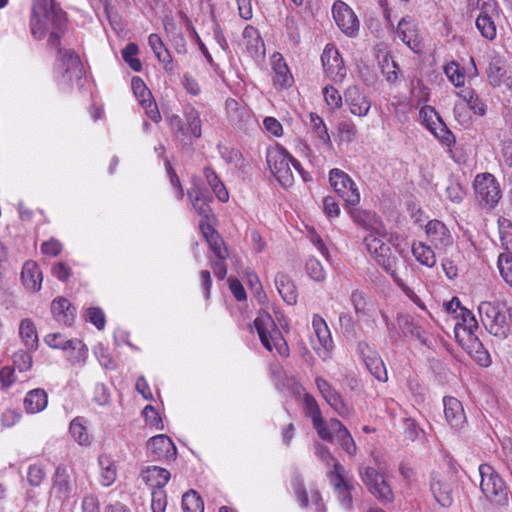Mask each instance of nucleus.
Here are the masks:
<instances>
[{
  "mask_svg": "<svg viewBox=\"0 0 512 512\" xmlns=\"http://www.w3.org/2000/svg\"><path fill=\"white\" fill-rule=\"evenodd\" d=\"M30 26L34 38L42 40L49 34L48 44L58 47L66 30L65 12L53 0H34Z\"/></svg>",
  "mask_w": 512,
  "mask_h": 512,
  "instance_id": "obj_1",
  "label": "nucleus"
},
{
  "mask_svg": "<svg viewBox=\"0 0 512 512\" xmlns=\"http://www.w3.org/2000/svg\"><path fill=\"white\" fill-rule=\"evenodd\" d=\"M400 236L398 234L388 235L386 227H383V232L377 233L372 231L364 238L366 249L370 256L389 274H394L397 270L398 259L391 253L390 246L386 243H392L396 251L405 256V249L401 247Z\"/></svg>",
  "mask_w": 512,
  "mask_h": 512,
  "instance_id": "obj_2",
  "label": "nucleus"
},
{
  "mask_svg": "<svg viewBox=\"0 0 512 512\" xmlns=\"http://www.w3.org/2000/svg\"><path fill=\"white\" fill-rule=\"evenodd\" d=\"M266 160L270 171L283 187H290L293 184V170L298 172L304 181L307 180L300 162L281 145L268 148Z\"/></svg>",
  "mask_w": 512,
  "mask_h": 512,
  "instance_id": "obj_3",
  "label": "nucleus"
},
{
  "mask_svg": "<svg viewBox=\"0 0 512 512\" xmlns=\"http://www.w3.org/2000/svg\"><path fill=\"white\" fill-rule=\"evenodd\" d=\"M254 327L268 351H275L282 357L289 355L288 345L270 314L260 311L254 320Z\"/></svg>",
  "mask_w": 512,
  "mask_h": 512,
  "instance_id": "obj_4",
  "label": "nucleus"
},
{
  "mask_svg": "<svg viewBox=\"0 0 512 512\" xmlns=\"http://www.w3.org/2000/svg\"><path fill=\"white\" fill-rule=\"evenodd\" d=\"M358 474L368 492L380 503L390 504L395 500L393 489L382 470L379 471L368 465H359Z\"/></svg>",
  "mask_w": 512,
  "mask_h": 512,
  "instance_id": "obj_5",
  "label": "nucleus"
},
{
  "mask_svg": "<svg viewBox=\"0 0 512 512\" xmlns=\"http://www.w3.org/2000/svg\"><path fill=\"white\" fill-rule=\"evenodd\" d=\"M478 313L486 330L498 338H505L509 324L503 309L496 303L483 301L478 306Z\"/></svg>",
  "mask_w": 512,
  "mask_h": 512,
  "instance_id": "obj_6",
  "label": "nucleus"
},
{
  "mask_svg": "<svg viewBox=\"0 0 512 512\" xmlns=\"http://www.w3.org/2000/svg\"><path fill=\"white\" fill-rule=\"evenodd\" d=\"M479 474L480 489L489 501L501 503L507 499L505 483L491 465L481 464Z\"/></svg>",
  "mask_w": 512,
  "mask_h": 512,
  "instance_id": "obj_7",
  "label": "nucleus"
},
{
  "mask_svg": "<svg viewBox=\"0 0 512 512\" xmlns=\"http://www.w3.org/2000/svg\"><path fill=\"white\" fill-rule=\"evenodd\" d=\"M329 182L334 191L344 200L346 206H357L360 203L359 189L346 172L338 168L330 170Z\"/></svg>",
  "mask_w": 512,
  "mask_h": 512,
  "instance_id": "obj_8",
  "label": "nucleus"
},
{
  "mask_svg": "<svg viewBox=\"0 0 512 512\" xmlns=\"http://www.w3.org/2000/svg\"><path fill=\"white\" fill-rule=\"evenodd\" d=\"M312 327L314 333V337L311 338L312 348L323 361H327L331 358L334 348L330 329L326 321L317 314L312 318Z\"/></svg>",
  "mask_w": 512,
  "mask_h": 512,
  "instance_id": "obj_9",
  "label": "nucleus"
},
{
  "mask_svg": "<svg viewBox=\"0 0 512 512\" xmlns=\"http://www.w3.org/2000/svg\"><path fill=\"white\" fill-rule=\"evenodd\" d=\"M419 118L423 125L442 143L451 145L454 136L442 121L438 113L431 106H424L419 111Z\"/></svg>",
  "mask_w": 512,
  "mask_h": 512,
  "instance_id": "obj_10",
  "label": "nucleus"
},
{
  "mask_svg": "<svg viewBox=\"0 0 512 512\" xmlns=\"http://www.w3.org/2000/svg\"><path fill=\"white\" fill-rule=\"evenodd\" d=\"M332 14L337 26L346 36L354 38L358 35L359 19L346 3L336 1L332 7Z\"/></svg>",
  "mask_w": 512,
  "mask_h": 512,
  "instance_id": "obj_11",
  "label": "nucleus"
},
{
  "mask_svg": "<svg viewBox=\"0 0 512 512\" xmlns=\"http://www.w3.org/2000/svg\"><path fill=\"white\" fill-rule=\"evenodd\" d=\"M326 76L335 83H341L346 77V68L339 51L333 45H326L321 56Z\"/></svg>",
  "mask_w": 512,
  "mask_h": 512,
  "instance_id": "obj_12",
  "label": "nucleus"
},
{
  "mask_svg": "<svg viewBox=\"0 0 512 512\" xmlns=\"http://www.w3.org/2000/svg\"><path fill=\"white\" fill-rule=\"evenodd\" d=\"M185 121L184 124L179 116L174 115L170 118L171 128L186 138H199L202 134L201 120L195 108L185 110Z\"/></svg>",
  "mask_w": 512,
  "mask_h": 512,
  "instance_id": "obj_13",
  "label": "nucleus"
},
{
  "mask_svg": "<svg viewBox=\"0 0 512 512\" xmlns=\"http://www.w3.org/2000/svg\"><path fill=\"white\" fill-rule=\"evenodd\" d=\"M59 62L57 69L62 73L65 82L71 83L74 79H80L83 75V66L79 56L71 50H58Z\"/></svg>",
  "mask_w": 512,
  "mask_h": 512,
  "instance_id": "obj_14",
  "label": "nucleus"
},
{
  "mask_svg": "<svg viewBox=\"0 0 512 512\" xmlns=\"http://www.w3.org/2000/svg\"><path fill=\"white\" fill-rule=\"evenodd\" d=\"M303 404L305 413L311 419L313 428L316 430L318 436L324 441L333 442V436L328 429V422L326 423L324 421L320 407L315 398L310 394H305Z\"/></svg>",
  "mask_w": 512,
  "mask_h": 512,
  "instance_id": "obj_15",
  "label": "nucleus"
},
{
  "mask_svg": "<svg viewBox=\"0 0 512 512\" xmlns=\"http://www.w3.org/2000/svg\"><path fill=\"white\" fill-rule=\"evenodd\" d=\"M475 191L486 205L494 206L500 199V188L492 174H479L475 178Z\"/></svg>",
  "mask_w": 512,
  "mask_h": 512,
  "instance_id": "obj_16",
  "label": "nucleus"
},
{
  "mask_svg": "<svg viewBox=\"0 0 512 512\" xmlns=\"http://www.w3.org/2000/svg\"><path fill=\"white\" fill-rule=\"evenodd\" d=\"M132 90L139 103L145 110L147 116L154 122L161 120V115L156 102L146 84L140 77H133L131 81Z\"/></svg>",
  "mask_w": 512,
  "mask_h": 512,
  "instance_id": "obj_17",
  "label": "nucleus"
},
{
  "mask_svg": "<svg viewBox=\"0 0 512 512\" xmlns=\"http://www.w3.org/2000/svg\"><path fill=\"white\" fill-rule=\"evenodd\" d=\"M425 233L431 244L438 250H446L453 245L450 230L439 220L429 221L425 226Z\"/></svg>",
  "mask_w": 512,
  "mask_h": 512,
  "instance_id": "obj_18",
  "label": "nucleus"
},
{
  "mask_svg": "<svg viewBox=\"0 0 512 512\" xmlns=\"http://www.w3.org/2000/svg\"><path fill=\"white\" fill-rule=\"evenodd\" d=\"M396 36L413 52H420L422 49V40L419 35L417 25L410 17L402 18L396 29Z\"/></svg>",
  "mask_w": 512,
  "mask_h": 512,
  "instance_id": "obj_19",
  "label": "nucleus"
},
{
  "mask_svg": "<svg viewBox=\"0 0 512 512\" xmlns=\"http://www.w3.org/2000/svg\"><path fill=\"white\" fill-rule=\"evenodd\" d=\"M430 491L435 501L442 507H450L453 503V491L445 475L432 472L430 478Z\"/></svg>",
  "mask_w": 512,
  "mask_h": 512,
  "instance_id": "obj_20",
  "label": "nucleus"
},
{
  "mask_svg": "<svg viewBox=\"0 0 512 512\" xmlns=\"http://www.w3.org/2000/svg\"><path fill=\"white\" fill-rule=\"evenodd\" d=\"M344 98L351 114L364 117L369 113L371 102L358 86H349L344 93Z\"/></svg>",
  "mask_w": 512,
  "mask_h": 512,
  "instance_id": "obj_21",
  "label": "nucleus"
},
{
  "mask_svg": "<svg viewBox=\"0 0 512 512\" xmlns=\"http://www.w3.org/2000/svg\"><path fill=\"white\" fill-rule=\"evenodd\" d=\"M444 416L448 425L455 431L462 430L467 422L462 403L455 397L443 398Z\"/></svg>",
  "mask_w": 512,
  "mask_h": 512,
  "instance_id": "obj_22",
  "label": "nucleus"
},
{
  "mask_svg": "<svg viewBox=\"0 0 512 512\" xmlns=\"http://www.w3.org/2000/svg\"><path fill=\"white\" fill-rule=\"evenodd\" d=\"M147 450L155 460H169L176 456L177 449L173 441L160 434L149 439Z\"/></svg>",
  "mask_w": 512,
  "mask_h": 512,
  "instance_id": "obj_23",
  "label": "nucleus"
},
{
  "mask_svg": "<svg viewBox=\"0 0 512 512\" xmlns=\"http://www.w3.org/2000/svg\"><path fill=\"white\" fill-rule=\"evenodd\" d=\"M455 318L457 321L454 332L459 343H463L466 338L476 336L475 331L478 329V322L470 310L467 308L460 309V313Z\"/></svg>",
  "mask_w": 512,
  "mask_h": 512,
  "instance_id": "obj_24",
  "label": "nucleus"
},
{
  "mask_svg": "<svg viewBox=\"0 0 512 512\" xmlns=\"http://www.w3.org/2000/svg\"><path fill=\"white\" fill-rule=\"evenodd\" d=\"M347 209L353 221L367 230L368 233L372 231L378 234L383 232L385 225L375 213L357 208V206H347Z\"/></svg>",
  "mask_w": 512,
  "mask_h": 512,
  "instance_id": "obj_25",
  "label": "nucleus"
},
{
  "mask_svg": "<svg viewBox=\"0 0 512 512\" xmlns=\"http://www.w3.org/2000/svg\"><path fill=\"white\" fill-rule=\"evenodd\" d=\"M328 429L333 436V441L336 440L341 448L351 456L356 455L357 446L348 429L342 422L336 418H331L328 421Z\"/></svg>",
  "mask_w": 512,
  "mask_h": 512,
  "instance_id": "obj_26",
  "label": "nucleus"
},
{
  "mask_svg": "<svg viewBox=\"0 0 512 512\" xmlns=\"http://www.w3.org/2000/svg\"><path fill=\"white\" fill-rule=\"evenodd\" d=\"M489 82L494 87L505 85L512 90V78L508 74L504 61L500 57H493L487 69Z\"/></svg>",
  "mask_w": 512,
  "mask_h": 512,
  "instance_id": "obj_27",
  "label": "nucleus"
},
{
  "mask_svg": "<svg viewBox=\"0 0 512 512\" xmlns=\"http://www.w3.org/2000/svg\"><path fill=\"white\" fill-rule=\"evenodd\" d=\"M308 118L309 129L312 137L316 140V145L329 150L332 149L331 137L323 118L314 112H310Z\"/></svg>",
  "mask_w": 512,
  "mask_h": 512,
  "instance_id": "obj_28",
  "label": "nucleus"
},
{
  "mask_svg": "<svg viewBox=\"0 0 512 512\" xmlns=\"http://www.w3.org/2000/svg\"><path fill=\"white\" fill-rule=\"evenodd\" d=\"M171 477L170 472L162 467L149 466L140 473V478L152 490L163 489Z\"/></svg>",
  "mask_w": 512,
  "mask_h": 512,
  "instance_id": "obj_29",
  "label": "nucleus"
},
{
  "mask_svg": "<svg viewBox=\"0 0 512 512\" xmlns=\"http://www.w3.org/2000/svg\"><path fill=\"white\" fill-rule=\"evenodd\" d=\"M21 280L26 289L32 292H37L41 289L43 276L36 262L30 260L24 263Z\"/></svg>",
  "mask_w": 512,
  "mask_h": 512,
  "instance_id": "obj_30",
  "label": "nucleus"
},
{
  "mask_svg": "<svg viewBox=\"0 0 512 512\" xmlns=\"http://www.w3.org/2000/svg\"><path fill=\"white\" fill-rule=\"evenodd\" d=\"M398 325L401 331L406 336H411L419 340L422 344H428V337L426 330L417 322L413 317L407 314L398 316Z\"/></svg>",
  "mask_w": 512,
  "mask_h": 512,
  "instance_id": "obj_31",
  "label": "nucleus"
},
{
  "mask_svg": "<svg viewBox=\"0 0 512 512\" xmlns=\"http://www.w3.org/2000/svg\"><path fill=\"white\" fill-rule=\"evenodd\" d=\"M51 312L54 319L60 324L69 326L74 322L75 308L64 297H59L52 301Z\"/></svg>",
  "mask_w": 512,
  "mask_h": 512,
  "instance_id": "obj_32",
  "label": "nucleus"
},
{
  "mask_svg": "<svg viewBox=\"0 0 512 512\" xmlns=\"http://www.w3.org/2000/svg\"><path fill=\"white\" fill-rule=\"evenodd\" d=\"M366 348L367 353L362 350V355L367 369L378 381L386 382L388 375L383 360L377 352L371 350L368 346Z\"/></svg>",
  "mask_w": 512,
  "mask_h": 512,
  "instance_id": "obj_33",
  "label": "nucleus"
},
{
  "mask_svg": "<svg viewBox=\"0 0 512 512\" xmlns=\"http://www.w3.org/2000/svg\"><path fill=\"white\" fill-rule=\"evenodd\" d=\"M460 344L479 365L487 367L491 364L490 355L477 336L466 338L464 342Z\"/></svg>",
  "mask_w": 512,
  "mask_h": 512,
  "instance_id": "obj_34",
  "label": "nucleus"
},
{
  "mask_svg": "<svg viewBox=\"0 0 512 512\" xmlns=\"http://www.w3.org/2000/svg\"><path fill=\"white\" fill-rule=\"evenodd\" d=\"M23 404L27 413H39L47 407L48 395L41 388L33 389L26 394Z\"/></svg>",
  "mask_w": 512,
  "mask_h": 512,
  "instance_id": "obj_35",
  "label": "nucleus"
},
{
  "mask_svg": "<svg viewBox=\"0 0 512 512\" xmlns=\"http://www.w3.org/2000/svg\"><path fill=\"white\" fill-rule=\"evenodd\" d=\"M275 284L282 299L289 305L297 303L298 293L295 284L289 276L285 274H277Z\"/></svg>",
  "mask_w": 512,
  "mask_h": 512,
  "instance_id": "obj_36",
  "label": "nucleus"
},
{
  "mask_svg": "<svg viewBox=\"0 0 512 512\" xmlns=\"http://www.w3.org/2000/svg\"><path fill=\"white\" fill-rule=\"evenodd\" d=\"M148 44L166 71L172 70V57L158 34H150Z\"/></svg>",
  "mask_w": 512,
  "mask_h": 512,
  "instance_id": "obj_37",
  "label": "nucleus"
},
{
  "mask_svg": "<svg viewBox=\"0 0 512 512\" xmlns=\"http://www.w3.org/2000/svg\"><path fill=\"white\" fill-rule=\"evenodd\" d=\"M54 489L63 498H68L71 495L73 491L72 473L66 467H57L54 478Z\"/></svg>",
  "mask_w": 512,
  "mask_h": 512,
  "instance_id": "obj_38",
  "label": "nucleus"
},
{
  "mask_svg": "<svg viewBox=\"0 0 512 512\" xmlns=\"http://www.w3.org/2000/svg\"><path fill=\"white\" fill-rule=\"evenodd\" d=\"M411 251L415 259L423 266L432 268L436 264V255L433 249L423 242L414 241L411 245Z\"/></svg>",
  "mask_w": 512,
  "mask_h": 512,
  "instance_id": "obj_39",
  "label": "nucleus"
},
{
  "mask_svg": "<svg viewBox=\"0 0 512 512\" xmlns=\"http://www.w3.org/2000/svg\"><path fill=\"white\" fill-rule=\"evenodd\" d=\"M67 359L72 365L84 366L88 358V348L79 339H70Z\"/></svg>",
  "mask_w": 512,
  "mask_h": 512,
  "instance_id": "obj_40",
  "label": "nucleus"
},
{
  "mask_svg": "<svg viewBox=\"0 0 512 512\" xmlns=\"http://www.w3.org/2000/svg\"><path fill=\"white\" fill-rule=\"evenodd\" d=\"M273 70L275 72V84L279 85L282 88H286L291 86L293 82V77L289 71L287 64L281 55L273 56Z\"/></svg>",
  "mask_w": 512,
  "mask_h": 512,
  "instance_id": "obj_41",
  "label": "nucleus"
},
{
  "mask_svg": "<svg viewBox=\"0 0 512 512\" xmlns=\"http://www.w3.org/2000/svg\"><path fill=\"white\" fill-rule=\"evenodd\" d=\"M204 176L216 197L221 202H227L229 200V193L218 175L211 168L207 167L204 169Z\"/></svg>",
  "mask_w": 512,
  "mask_h": 512,
  "instance_id": "obj_42",
  "label": "nucleus"
},
{
  "mask_svg": "<svg viewBox=\"0 0 512 512\" xmlns=\"http://www.w3.org/2000/svg\"><path fill=\"white\" fill-rule=\"evenodd\" d=\"M19 334L24 345L29 349H36L38 336L33 322L29 319H23L19 326Z\"/></svg>",
  "mask_w": 512,
  "mask_h": 512,
  "instance_id": "obj_43",
  "label": "nucleus"
},
{
  "mask_svg": "<svg viewBox=\"0 0 512 512\" xmlns=\"http://www.w3.org/2000/svg\"><path fill=\"white\" fill-rule=\"evenodd\" d=\"M100 482L103 486H110L116 480V467L107 456L99 457Z\"/></svg>",
  "mask_w": 512,
  "mask_h": 512,
  "instance_id": "obj_44",
  "label": "nucleus"
},
{
  "mask_svg": "<svg viewBox=\"0 0 512 512\" xmlns=\"http://www.w3.org/2000/svg\"><path fill=\"white\" fill-rule=\"evenodd\" d=\"M243 37L246 41L247 49L251 54L255 53H263L264 52V43L257 31L252 26H247L243 31Z\"/></svg>",
  "mask_w": 512,
  "mask_h": 512,
  "instance_id": "obj_45",
  "label": "nucleus"
},
{
  "mask_svg": "<svg viewBox=\"0 0 512 512\" xmlns=\"http://www.w3.org/2000/svg\"><path fill=\"white\" fill-rule=\"evenodd\" d=\"M458 95L468 104L469 108L479 116L486 112V105L479 96L470 88L461 90Z\"/></svg>",
  "mask_w": 512,
  "mask_h": 512,
  "instance_id": "obj_46",
  "label": "nucleus"
},
{
  "mask_svg": "<svg viewBox=\"0 0 512 512\" xmlns=\"http://www.w3.org/2000/svg\"><path fill=\"white\" fill-rule=\"evenodd\" d=\"M499 237L504 253L512 254V222L506 218L498 219Z\"/></svg>",
  "mask_w": 512,
  "mask_h": 512,
  "instance_id": "obj_47",
  "label": "nucleus"
},
{
  "mask_svg": "<svg viewBox=\"0 0 512 512\" xmlns=\"http://www.w3.org/2000/svg\"><path fill=\"white\" fill-rule=\"evenodd\" d=\"M69 433L71 437L80 445H86L89 443V435L83 418L76 417L71 421Z\"/></svg>",
  "mask_w": 512,
  "mask_h": 512,
  "instance_id": "obj_48",
  "label": "nucleus"
},
{
  "mask_svg": "<svg viewBox=\"0 0 512 512\" xmlns=\"http://www.w3.org/2000/svg\"><path fill=\"white\" fill-rule=\"evenodd\" d=\"M183 512H204V503L197 492L191 490L182 497Z\"/></svg>",
  "mask_w": 512,
  "mask_h": 512,
  "instance_id": "obj_49",
  "label": "nucleus"
},
{
  "mask_svg": "<svg viewBox=\"0 0 512 512\" xmlns=\"http://www.w3.org/2000/svg\"><path fill=\"white\" fill-rule=\"evenodd\" d=\"M188 197L190 198V201L192 203L193 208L196 210V212L204 217L208 218L211 209L209 207V204L206 200V198L199 192V191H189Z\"/></svg>",
  "mask_w": 512,
  "mask_h": 512,
  "instance_id": "obj_50",
  "label": "nucleus"
},
{
  "mask_svg": "<svg viewBox=\"0 0 512 512\" xmlns=\"http://www.w3.org/2000/svg\"><path fill=\"white\" fill-rule=\"evenodd\" d=\"M329 477L331 480V483L335 490L341 489L345 487H348L352 485L346 478H345V469L341 465L340 462L335 461L333 464V470L329 472Z\"/></svg>",
  "mask_w": 512,
  "mask_h": 512,
  "instance_id": "obj_51",
  "label": "nucleus"
},
{
  "mask_svg": "<svg viewBox=\"0 0 512 512\" xmlns=\"http://www.w3.org/2000/svg\"><path fill=\"white\" fill-rule=\"evenodd\" d=\"M138 46L135 43H129L122 50V57L130 68L136 72L142 68L141 61L136 57L138 54Z\"/></svg>",
  "mask_w": 512,
  "mask_h": 512,
  "instance_id": "obj_52",
  "label": "nucleus"
},
{
  "mask_svg": "<svg viewBox=\"0 0 512 512\" xmlns=\"http://www.w3.org/2000/svg\"><path fill=\"white\" fill-rule=\"evenodd\" d=\"M497 265L502 278L512 287V254L501 253Z\"/></svg>",
  "mask_w": 512,
  "mask_h": 512,
  "instance_id": "obj_53",
  "label": "nucleus"
},
{
  "mask_svg": "<svg viewBox=\"0 0 512 512\" xmlns=\"http://www.w3.org/2000/svg\"><path fill=\"white\" fill-rule=\"evenodd\" d=\"M337 130L341 141L352 142L356 139L357 128L351 120L340 121Z\"/></svg>",
  "mask_w": 512,
  "mask_h": 512,
  "instance_id": "obj_54",
  "label": "nucleus"
},
{
  "mask_svg": "<svg viewBox=\"0 0 512 512\" xmlns=\"http://www.w3.org/2000/svg\"><path fill=\"white\" fill-rule=\"evenodd\" d=\"M444 73L454 86L460 87L464 85L465 75L456 62L452 61L445 65Z\"/></svg>",
  "mask_w": 512,
  "mask_h": 512,
  "instance_id": "obj_55",
  "label": "nucleus"
},
{
  "mask_svg": "<svg viewBox=\"0 0 512 512\" xmlns=\"http://www.w3.org/2000/svg\"><path fill=\"white\" fill-rule=\"evenodd\" d=\"M446 197L453 203H460L466 195L462 184L456 180H451L445 189Z\"/></svg>",
  "mask_w": 512,
  "mask_h": 512,
  "instance_id": "obj_56",
  "label": "nucleus"
},
{
  "mask_svg": "<svg viewBox=\"0 0 512 512\" xmlns=\"http://www.w3.org/2000/svg\"><path fill=\"white\" fill-rule=\"evenodd\" d=\"M350 302L354 308V311L357 315V317L365 316L366 313V295L363 291H360L358 289L353 290L350 295Z\"/></svg>",
  "mask_w": 512,
  "mask_h": 512,
  "instance_id": "obj_57",
  "label": "nucleus"
},
{
  "mask_svg": "<svg viewBox=\"0 0 512 512\" xmlns=\"http://www.w3.org/2000/svg\"><path fill=\"white\" fill-rule=\"evenodd\" d=\"M477 10L479 11L476 19L495 18L497 16V4L494 0H478Z\"/></svg>",
  "mask_w": 512,
  "mask_h": 512,
  "instance_id": "obj_58",
  "label": "nucleus"
},
{
  "mask_svg": "<svg viewBox=\"0 0 512 512\" xmlns=\"http://www.w3.org/2000/svg\"><path fill=\"white\" fill-rule=\"evenodd\" d=\"M327 404L341 417L347 418L352 415L353 410L343 400L340 393L327 401Z\"/></svg>",
  "mask_w": 512,
  "mask_h": 512,
  "instance_id": "obj_59",
  "label": "nucleus"
},
{
  "mask_svg": "<svg viewBox=\"0 0 512 512\" xmlns=\"http://www.w3.org/2000/svg\"><path fill=\"white\" fill-rule=\"evenodd\" d=\"M476 26L486 39L493 40L496 37L494 18L476 19Z\"/></svg>",
  "mask_w": 512,
  "mask_h": 512,
  "instance_id": "obj_60",
  "label": "nucleus"
},
{
  "mask_svg": "<svg viewBox=\"0 0 512 512\" xmlns=\"http://www.w3.org/2000/svg\"><path fill=\"white\" fill-rule=\"evenodd\" d=\"M323 96L327 105L332 109H338L342 106V96L338 90L330 85L323 88Z\"/></svg>",
  "mask_w": 512,
  "mask_h": 512,
  "instance_id": "obj_61",
  "label": "nucleus"
},
{
  "mask_svg": "<svg viewBox=\"0 0 512 512\" xmlns=\"http://www.w3.org/2000/svg\"><path fill=\"white\" fill-rule=\"evenodd\" d=\"M167 497L164 489H155L151 492V510L152 512H165Z\"/></svg>",
  "mask_w": 512,
  "mask_h": 512,
  "instance_id": "obj_62",
  "label": "nucleus"
},
{
  "mask_svg": "<svg viewBox=\"0 0 512 512\" xmlns=\"http://www.w3.org/2000/svg\"><path fill=\"white\" fill-rule=\"evenodd\" d=\"M208 244L210 246V249L213 251V253L219 260H226L228 258V249L225 246L219 234L211 236V239L210 241H208Z\"/></svg>",
  "mask_w": 512,
  "mask_h": 512,
  "instance_id": "obj_63",
  "label": "nucleus"
},
{
  "mask_svg": "<svg viewBox=\"0 0 512 512\" xmlns=\"http://www.w3.org/2000/svg\"><path fill=\"white\" fill-rule=\"evenodd\" d=\"M308 275L315 281H323L326 277L322 264L316 258H310L306 263Z\"/></svg>",
  "mask_w": 512,
  "mask_h": 512,
  "instance_id": "obj_64",
  "label": "nucleus"
}]
</instances>
